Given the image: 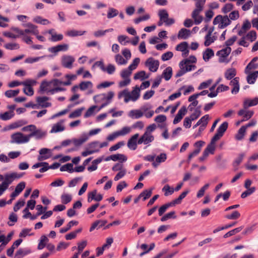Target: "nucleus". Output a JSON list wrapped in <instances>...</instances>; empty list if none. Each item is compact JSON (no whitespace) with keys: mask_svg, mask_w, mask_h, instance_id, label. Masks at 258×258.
Instances as JSON below:
<instances>
[{"mask_svg":"<svg viewBox=\"0 0 258 258\" xmlns=\"http://www.w3.org/2000/svg\"><path fill=\"white\" fill-rule=\"evenodd\" d=\"M25 27H28L24 30V34L26 33H31L34 35H37L39 33V31L37 29V26L33 25L32 23H28L24 25Z\"/></svg>","mask_w":258,"mask_h":258,"instance_id":"nucleus-21","label":"nucleus"},{"mask_svg":"<svg viewBox=\"0 0 258 258\" xmlns=\"http://www.w3.org/2000/svg\"><path fill=\"white\" fill-rule=\"evenodd\" d=\"M175 49L177 51L182 52V55L183 57L188 54V43L186 42H181L176 46Z\"/></svg>","mask_w":258,"mask_h":258,"instance_id":"nucleus-18","label":"nucleus"},{"mask_svg":"<svg viewBox=\"0 0 258 258\" xmlns=\"http://www.w3.org/2000/svg\"><path fill=\"white\" fill-rule=\"evenodd\" d=\"M14 115V111H7L0 114V119L3 120H8L13 117Z\"/></svg>","mask_w":258,"mask_h":258,"instance_id":"nucleus-44","label":"nucleus"},{"mask_svg":"<svg viewBox=\"0 0 258 258\" xmlns=\"http://www.w3.org/2000/svg\"><path fill=\"white\" fill-rule=\"evenodd\" d=\"M11 143L21 144L29 142V135H25L21 132H17L11 135Z\"/></svg>","mask_w":258,"mask_h":258,"instance_id":"nucleus-3","label":"nucleus"},{"mask_svg":"<svg viewBox=\"0 0 258 258\" xmlns=\"http://www.w3.org/2000/svg\"><path fill=\"white\" fill-rule=\"evenodd\" d=\"M4 47L10 50H18L20 48V45L16 42H11V43H6L4 45Z\"/></svg>","mask_w":258,"mask_h":258,"instance_id":"nucleus-46","label":"nucleus"},{"mask_svg":"<svg viewBox=\"0 0 258 258\" xmlns=\"http://www.w3.org/2000/svg\"><path fill=\"white\" fill-rule=\"evenodd\" d=\"M140 97V88L138 86L134 87L131 92H130L127 89H125L118 94V98L120 99L123 97L124 101L126 103L130 101L136 102Z\"/></svg>","mask_w":258,"mask_h":258,"instance_id":"nucleus-2","label":"nucleus"},{"mask_svg":"<svg viewBox=\"0 0 258 258\" xmlns=\"http://www.w3.org/2000/svg\"><path fill=\"white\" fill-rule=\"evenodd\" d=\"M246 133L245 127L242 126L238 130L237 133L235 136V139L237 141H241L244 138Z\"/></svg>","mask_w":258,"mask_h":258,"instance_id":"nucleus-43","label":"nucleus"},{"mask_svg":"<svg viewBox=\"0 0 258 258\" xmlns=\"http://www.w3.org/2000/svg\"><path fill=\"white\" fill-rule=\"evenodd\" d=\"M140 97V88L138 86L134 87L131 92H130L127 89H125L118 94V98L120 99L123 97L124 101L126 103L130 101L136 102Z\"/></svg>","mask_w":258,"mask_h":258,"instance_id":"nucleus-1","label":"nucleus"},{"mask_svg":"<svg viewBox=\"0 0 258 258\" xmlns=\"http://www.w3.org/2000/svg\"><path fill=\"white\" fill-rule=\"evenodd\" d=\"M4 181L2 182H4L8 187H9V185L15 180V177L13 173H11L6 174L4 176Z\"/></svg>","mask_w":258,"mask_h":258,"instance_id":"nucleus-36","label":"nucleus"},{"mask_svg":"<svg viewBox=\"0 0 258 258\" xmlns=\"http://www.w3.org/2000/svg\"><path fill=\"white\" fill-rule=\"evenodd\" d=\"M239 78L238 77H235L230 82L229 85L233 87L231 90V93L233 94H236L239 90Z\"/></svg>","mask_w":258,"mask_h":258,"instance_id":"nucleus-23","label":"nucleus"},{"mask_svg":"<svg viewBox=\"0 0 258 258\" xmlns=\"http://www.w3.org/2000/svg\"><path fill=\"white\" fill-rule=\"evenodd\" d=\"M61 171H68L70 173L74 172L73 165L72 163H67L60 168Z\"/></svg>","mask_w":258,"mask_h":258,"instance_id":"nucleus-59","label":"nucleus"},{"mask_svg":"<svg viewBox=\"0 0 258 258\" xmlns=\"http://www.w3.org/2000/svg\"><path fill=\"white\" fill-rule=\"evenodd\" d=\"M240 216V213L237 211H235L231 214L226 215L225 218L229 220H236L238 219Z\"/></svg>","mask_w":258,"mask_h":258,"instance_id":"nucleus-63","label":"nucleus"},{"mask_svg":"<svg viewBox=\"0 0 258 258\" xmlns=\"http://www.w3.org/2000/svg\"><path fill=\"white\" fill-rule=\"evenodd\" d=\"M214 55V51L211 48H207L203 52V57L205 61H208Z\"/></svg>","mask_w":258,"mask_h":258,"instance_id":"nucleus-35","label":"nucleus"},{"mask_svg":"<svg viewBox=\"0 0 258 258\" xmlns=\"http://www.w3.org/2000/svg\"><path fill=\"white\" fill-rule=\"evenodd\" d=\"M88 139V137L87 135H85L79 139H75L72 140V142L76 146H80L85 142Z\"/></svg>","mask_w":258,"mask_h":258,"instance_id":"nucleus-41","label":"nucleus"},{"mask_svg":"<svg viewBox=\"0 0 258 258\" xmlns=\"http://www.w3.org/2000/svg\"><path fill=\"white\" fill-rule=\"evenodd\" d=\"M78 222L77 221H71L69 222V223L67 224L66 227H63L60 229V233H63L66 232H67L68 230H69L71 228L74 226V225H77L78 224Z\"/></svg>","mask_w":258,"mask_h":258,"instance_id":"nucleus-53","label":"nucleus"},{"mask_svg":"<svg viewBox=\"0 0 258 258\" xmlns=\"http://www.w3.org/2000/svg\"><path fill=\"white\" fill-rule=\"evenodd\" d=\"M213 23L214 25L218 24L219 28L223 29L230 24L231 21L227 16H222L219 15L214 18Z\"/></svg>","mask_w":258,"mask_h":258,"instance_id":"nucleus-4","label":"nucleus"},{"mask_svg":"<svg viewBox=\"0 0 258 258\" xmlns=\"http://www.w3.org/2000/svg\"><path fill=\"white\" fill-rule=\"evenodd\" d=\"M49 99V98L46 96L38 97L36 98V101L38 104L41 107H48L51 106V103L47 102Z\"/></svg>","mask_w":258,"mask_h":258,"instance_id":"nucleus-22","label":"nucleus"},{"mask_svg":"<svg viewBox=\"0 0 258 258\" xmlns=\"http://www.w3.org/2000/svg\"><path fill=\"white\" fill-rule=\"evenodd\" d=\"M257 104V101L255 98L253 99H246L243 102V106L245 109H247L249 107L255 106Z\"/></svg>","mask_w":258,"mask_h":258,"instance_id":"nucleus-34","label":"nucleus"},{"mask_svg":"<svg viewBox=\"0 0 258 258\" xmlns=\"http://www.w3.org/2000/svg\"><path fill=\"white\" fill-rule=\"evenodd\" d=\"M191 31L185 28L181 29L178 33V38L179 39H186L190 35Z\"/></svg>","mask_w":258,"mask_h":258,"instance_id":"nucleus-29","label":"nucleus"},{"mask_svg":"<svg viewBox=\"0 0 258 258\" xmlns=\"http://www.w3.org/2000/svg\"><path fill=\"white\" fill-rule=\"evenodd\" d=\"M113 158V161H119L122 162L126 161L127 159L125 155L121 154H114Z\"/></svg>","mask_w":258,"mask_h":258,"instance_id":"nucleus-56","label":"nucleus"},{"mask_svg":"<svg viewBox=\"0 0 258 258\" xmlns=\"http://www.w3.org/2000/svg\"><path fill=\"white\" fill-rule=\"evenodd\" d=\"M212 35H206L205 37V41L204 45L206 46H208L213 43L216 40V38L215 36H211Z\"/></svg>","mask_w":258,"mask_h":258,"instance_id":"nucleus-60","label":"nucleus"},{"mask_svg":"<svg viewBox=\"0 0 258 258\" xmlns=\"http://www.w3.org/2000/svg\"><path fill=\"white\" fill-rule=\"evenodd\" d=\"M64 121V120L61 119L56 123L53 124L50 130V133H56L63 131L65 129V127L63 125Z\"/></svg>","mask_w":258,"mask_h":258,"instance_id":"nucleus-19","label":"nucleus"},{"mask_svg":"<svg viewBox=\"0 0 258 258\" xmlns=\"http://www.w3.org/2000/svg\"><path fill=\"white\" fill-rule=\"evenodd\" d=\"M172 76V69L171 67H167L163 72L161 78H164L166 81L169 80Z\"/></svg>","mask_w":258,"mask_h":258,"instance_id":"nucleus-31","label":"nucleus"},{"mask_svg":"<svg viewBox=\"0 0 258 258\" xmlns=\"http://www.w3.org/2000/svg\"><path fill=\"white\" fill-rule=\"evenodd\" d=\"M27 121L24 119L17 120L10 125V129H15L26 124Z\"/></svg>","mask_w":258,"mask_h":258,"instance_id":"nucleus-40","label":"nucleus"},{"mask_svg":"<svg viewBox=\"0 0 258 258\" xmlns=\"http://www.w3.org/2000/svg\"><path fill=\"white\" fill-rule=\"evenodd\" d=\"M186 112V109L185 107H182L178 111L177 114L176 115L173 123L175 124L178 123L179 122L181 121L183 116L185 115Z\"/></svg>","mask_w":258,"mask_h":258,"instance_id":"nucleus-24","label":"nucleus"},{"mask_svg":"<svg viewBox=\"0 0 258 258\" xmlns=\"http://www.w3.org/2000/svg\"><path fill=\"white\" fill-rule=\"evenodd\" d=\"M86 33L85 31H77L75 30H72L67 32V35L71 37H75L77 36H81Z\"/></svg>","mask_w":258,"mask_h":258,"instance_id":"nucleus-54","label":"nucleus"},{"mask_svg":"<svg viewBox=\"0 0 258 258\" xmlns=\"http://www.w3.org/2000/svg\"><path fill=\"white\" fill-rule=\"evenodd\" d=\"M75 61V58L69 55H63L61 58V63L62 67L69 69L73 68V64Z\"/></svg>","mask_w":258,"mask_h":258,"instance_id":"nucleus-8","label":"nucleus"},{"mask_svg":"<svg viewBox=\"0 0 258 258\" xmlns=\"http://www.w3.org/2000/svg\"><path fill=\"white\" fill-rule=\"evenodd\" d=\"M244 157V154L241 153L239 155L238 157L235 160L233 163V166L235 170H237L238 168V166L242 162Z\"/></svg>","mask_w":258,"mask_h":258,"instance_id":"nucleus-52","label":"nucleus"},{"mask_svg":"<svg viewBox=\"0 0 258 258\" xmlns=\"http://www.w3.org/2000/svg\"><path fill=\"white\" fill-rule=\"evenodd\" d=\"M145 64V66L149 69L150 71L152 72H156L158 69L159 61L151 57L146 60Z\"/></svg>","mask_w":258,"mask_h":258,"instance_id":"nucleus-7","label":"nucleus"},{"mask_svg":"<svg viewBox=\"0 0 258 258\" xmlns=\"http://www.w3.org/2000/svg\"><path fill=\"white\" fill-rule=\"evenodd\" d=\"M20 92L19 89L13 90H9L5 92V95L8 98H12L16 96Z\"/></svg>","mask_w":258,"mask_h":258,"instance_id":"nucleus-62","label":"nucleus"},{"mask_svg":"<svg viewBox=\"0 0 258 258\" xmlns=\"http://www.w3.org/2000/svg\"><path fill=\"white\" fill-rule=\"evenodd\" d=\"M52 85L50 81H43L41 82L40 86V91L42 93L46 92L47 93H50L52 94Z\"/></svg>","mask_w":258,"mask_h":258,"instance_id":"nucleus-14","label":"nucleus"},{"mask_svg":"<svg viewBox=\"0 0 258 258\" xmlns=\"http://www.w3.org/2000/svg\"><path fill=\"white\" fill-rule=\"evenodd\" d=\"M228 126L227 122L225 121L223 122L218 128L217 133L213 137L215 141L219 140L224 135L225 131L227 130Z\"/></svg>","mask_w":258,"mask_h":258,"instance_id":"nucleus-11","label":"nucleus"},{"mask_svg":"<svg viewBox=\"0 0 258 258\" xmlns=\"http://www.w3.org/2000/svg\"><path fill=\"white\" fill-rule=\"evenodd\" d=\"M28 135L29 140L32 137H35L36 139L39 140L45 136V133L40 129H37L35 126V128L34 130L33 133H30Z\"/></svg>","mask_w":258,"mask_h":258,"instance_id":"nucleus-25","label":"nucleus"},{"mask_svg":"<svg viewBox=\"0 0 258 258\" xmlns=\"http://www.w3.org/2000/svg\"><path fill=\"white\" fill-rule=\"evenodd\" d=\"M118 41L123 45H126L127 43H129L130 40L127 36L125 35H119L117 37Z\"/></svg>","mask_w":258,"mask_h":258,"instance_id":"nucleus-58","label":"nucleus"},{"mask_svg":"<svg viewBox=\"0 0 258 258\" xmlns=\"http://www.w3.org/2000/svg\"><path fill=\"white\" fill-rule=\"evenodd\" d=\"M33 21L37 24H40L43 25H48L50 23V21L47 19H44L39 16H37L34 17Z\"/></svg>","mask_w":258,"mask_h":258,"instance_id":"nucleus-42","label":"nucleus"},{"mask_svg":"<svg viewBox=\"0 0 258 258\" xmlns=\"http://www.w3.org/2000/svg\"><path fill=\"white\" fill-rule=\"evenodd\" d=\"M39 155L38 156V160L43 161L49 159L51 156V150L47 148H42L39 151Z\"/></svg>","mask_w":258,"mask_h":258,"instance_id":"nucleus-16","label":"nucleus"},{"mask_svg":"<svg viewBox=\"0 0 258 258\" xmlns=\"http://www.w3.org/2000/svg\"><path fill=\"white\" fill-rule=\"evenodd\" d=\"M118 11L113 8L109 7L108 10L107 17L108 19H112L118 15Z\"/></svg>","mask_w":258,"mask_h":258,"instance_id":"nucleus-45","label":"nucleus"},{"mask_svg":"<svg viewBox=\"0 0 258 258\" xmlns=\"http://www.w3.org/2000/svg\"><path fill=\"white\" fill-rule=\"evenodd\" d=\"M250 27V23L248 20L245 21L242 25L241 29L238 32V34L240 36L242 35L246 31L249 29Z\"/></svg>","mask_w":258,"mask_h":258,"instance_id":"nucleus-49","label":"nucleus"},{"mask_svg":"<svg viewBox=\"0 0 258 258\" xmlns=\"http://www.w3.org/2000/svg\"><path fill=\"white\" fill-rule=\"evenodd\" d=\"M158 15L159 19L166 22V26H170L175 23L173 18H169V14L165 9L160 10L158 11Z\"/></svg>","mask_w":258,"mask_h":258,"instance_id":"nucleus-10","label":"nucleus"},{"mask_svg":"<svg viewBox=\"0 0 258 258\" xmlns=\"http://www.w3.org/2000/svg\"><path fill=\"white\" fill-rule=\"evenodd\" d=\"M46 57V55H43L38 57H29L25 59L24 62L26 63H33L34 62H37L41 59L44 58Z\"/></svg>","mask_w":258,"mask_h":258,"instance_id":"nucleus-51","label":"nucleus"},{"mask_svg":"<svg viewBox=\"0 0 258 258\" xmlns=\"http://www.w3.org/2000/svg\"><path fill=\"white\" fill-rule=\"evenodd\" d=\"M114 96V93L112 91H109L107 94L105 93V100L99 108L97 111H100L101 109L105 107L111 103L112 99Z\"/></svg>","mask_w":258,"mask_h":258,"instance_id":"nucleus-20","label":"nucleus"},{"mask_svg":"<svg viewBox=\"0 0 258 258\" xmlns=\"http://www.w3.org/2000/svg\"><path fill=\"white\" fill-rule=\"evenodd\" d=\"M65 78L68 80L67 81L64 82V86H69L72 84V81L77 79V76L76 75L67 74Z\"/></svg>","mask_w":258,"mask_h":258,"instance_id":"nucleus-50","label":"nucleus"},{"mask_svg":"<svg viewBox=\"0 0 258 258\" xmlns=\"http://www.w3.org/2000/svg\"><path fill=\"white\" fill-rule=\"evenodd\" d=\"M139 137V134H136L132 136L131 138L128 140L127 143V147L132 150H135L137 148L138 139Z\"/></svg>","mask_w":258,"mask_h":258,"instance_id":"nucleus-15","label":"nucleus"},{"mask_svg":"<svg viewBox=\"0 0 258 258\" xmlns=\"http://www.w3.org/2000/svg\"><path fill=\"white\" fill-rule=\"evenodd\" d=\"M132 74V71L128 68L123 69L120 73V77L123 79H130V77Z\"/></svg>","mask_w":258,"mask_h":258,"instance_id":"nucleus-55","label":"nucleus"},{"mask_svg":"<svg viewBox=\"0 0 258 258\" xmlns=\"http://www.w3.org/2000/svg\"><path fill=\"white\" fill-rule=\"evenodd\" d=\"M114 59L115 62L118 65H125L127 63V60L123 58L120 54H116Z\"/></svg>","mask_w":258,"mask_h":258,"instance_id":"nucleus-48","label":"nucleus"},{"mask_svg":"<svg viewBox=\"0 0 258 258\" xmlns=\"http://www.w3.org/2000/svg\"><path fill=\"white\" fill-rule=\"evenodd\" d=\"M152 193V189H146L141 192L139 195V198H143V200L145 201L150 198Z\"/></svg>","mask_w":258,"mask_h":258,"instance_id":"nucleus-57","label":"nucleus"},{"mask_svg":"<svg viewBox=\"0 0 258 258\" xmlns=\"http://www.w3.org/2000/svg\"><path fill=\"white\" fill-rule=\"evenodd\" d=\"M69 49V45L67 44H62L51 47L48 48V51L56 54L59 51H66Z\"/></svg>","mask_w":258,"mask_h":258,"instance_id":"nucleus-13","label":"nucleus"},{"mask_svg":"<svg viewBox=\"0 0 258 258\" xmlns=\"http://www.w3.org/2000/svg\"><path fill=\"white\" fill-rule=\"evenodd\" d=\"M201 12H198L194 14V10L192 12L191 17L194 20V23L196 25H199L202 23L203 20V17L200 15Z\"/></svg>","mask_w":258,"mask_h":258,"instance_id":"nucleus-38","label":"nucleus"},{"mask_svg":"<svg viewBox=\"0 0 258 258\" xmlns=\"http://www.w3.org/2000/svg\"><path fill=\"white\" fill-rule=\"evenodd\" d=\"M154 140V137L152 134L145 132L144 134L138 140V144L139 145L143 144L149 146Z\"/></svg>","mask_w":258,"mask_h":258,"instance_id":"nucleus-9","label":"nucleus"},{"mask_svg":"<svg viewBox=\"0 0 258 258\" xmlns=\"http://www.w3.org/2000/svg\"><path fill=\"white\" fill-rule=\"evenodd\" d=\"M247 74L246 78L247 83L249 84H253L258 77V71H255L253 73L249 72Z\"/></svg>","mask_w":258,"mask_h":258,"instance_id":"nucleus-30","label":"nucleus"},{"mask_svg":"<svg viewBox=\"0 0 258 258\" xmlns=\"http://www.w3.org/2000/svg\"><path fill=\"white\" fill-rule=\"evenodd\" d=\"M242 229H243L242 226L235 228V229L228 232L227 233H226L225 234H224L223 237H224V238H226L228 237L232 236V235L235 234L236 233L239 232Z\"/></svg>","mask_w":258,"mask_h":258,"instance_id":"nucleus-61","label":"nucleus"},{"mask_svg":"<svg viewBox=\"0 0 258 258\" xmlns=\"http://www.w3.org/2000/svg\"><path fill=\"white\" fill-rule=\"evenodd\" d=\"M167 158L166 153H162L155 157V161L152 163L154 168H157L159 165L163 162H164Z\"/></svg>","mask_w":258,"mask_h":258,"instance_id":"nucleus-17","label":"nucleus"},{"mask_svg":"<svg viewBox=\"0 0 258 258\" xmlns=\"http://www.w3.org/2000/svg\"><path fill=\"white\" fill-rule=\"evenodd\" d=\"M231 51V48L230 47H226L217 51V55L219 56V61L221 63H228L230 60L228 59L227 57Z\"/></svg>","mask_w":258,"mask_h":258,"instance_id":"nucleus-6","label":"nucleus"},{"mask_svg":"<svg viewBox=\"0 0 258 258\" xmlns=\"http://www.w3.org/2000/svg\"><path fill=\"white\" fill-rule=\"evenodd\" d=\"M217 141H215L214 138H212L211 143L207 146V148L204 150V152H207L208 155L209 153L213 154L215 150V143Z\"/></svg>","mask_w":258,"mask_h":258,"instance_id":"nucleus-33","label":"nucleus"},{"mask_svg":"<svg viewBox=\"0 0 258 258\" xmlns=\"http://www.w3.org/2000/svg\"><path fill=\"white\" fill-rule=\"evenodd\" d=\"M93 84L91 81H83L79 84V88L81 91L93 88Z\"/></svg>","mask_w":258,"mask_h":258,"instance_id":"nucleus-39","label":"nucleus"},{"mask_svg":"<svg viewBox=\"0 0 258 258\" xmlns=\"http://www.w3.org/2000/svg\"><path fill=\"white\" fill-rule=\"evenodd\" d=\"M72 199V196L68 194H63L61 196V202L63 204H67L70 203Z\"/></svg>","mask_w":258,"mask_h":258,"instance_id":"nucleus-64","label":"nucleus"},{"mask_svg":"<svg viewBox=\"0 0 258 258\" xmlns=\"http://www.w3.org/2000/svg\"><path fill=\"white\" fill-rule=\"evenodd\" d=\"M144 115V113L140 109H134L131 110L128 116L132 119H139Z\"/></svg>","mask_w":258,"mask_h":258,"instance_id":"nucleus-27","label":"nucleus"},{"mask_svg":"<svg viewBox=\"0 0 258 258\" xmlns=\"http://www.w3.org/2000/svg\"><path fill=\"white\" fill-rule=\"evenodd\" d=\"M107 220H97L94 222L90 228V231H93L95 228L99 229L104 226L106 223Z\"/></svg>","mask_w":258,"mask_h":258,"instance_id":"nucleus-32","label":"nucleus"},{"mask_svg":"<svg viewBox=\"0 0 258 258\" xmlns=\"http://www.w3.org/2000/svg\"><path fill=\"white\" fill-rule=\"evenodd\" d=\"M95 66L99 67L102 72H106L109 75L113 74L116 70L115 66L111 63H109L107 66L105 67L103 60L95 62L93 64V67Z\"/></svg>","mask_w":258,"mask_h":258,"instance_id":"nucleus-5","label":"nucleus"},{"mask_svg":"<svg viewBox=\"0 0 258 258\" xmlns=\"http://www.w3.org/2000/svg\"><path fill=\"white\" fill-rule=\"evenodd\" d=\"M237 114L238 116L243 117L241 121H245L249 119L253 116L254 112L252 110H248L247 109L243 108V109L239 110Z\"/></svg>","mask_w":258,"mask_h":258,"instance_id":"nucleus-12","label":"nucleus"},{"mask_svg":"<svg viewBox=\"0 0 258 258\" xmlns=\"http://www.w3.org/2000/svg\"><path fill=\"white\" fill-rule=\"evenodd\" d=\"M236 75V70L234 68H230L226 70L224 73V77L227 80H231L232 79L235 78Z\"/></svg>","mask_w":258,"mask_h":258,"instance_id":"nucleus-28","label":"nucleus"},{"mask_svg":"<svg viewBox=\"0 0 258 258\" xmlns=\"http://www.w3.org/2000/svg\"><path fill=\"white\" fill-rule=\"evenodd\" d=\"M149 77V75H147L144 71H141L136 73L134 75V79L136 80H140L143 81L145 79H148Z\"/></svg>","mask_w":258,"mask_h":258,"instance_id":"nucleus-37","label":"nucleus"},{"mask_svg":"<svg viewBox=\"0 0 258 258\" xmlns=\"http://www.w3.org/2000/svg\"><path fill=\"white\" fill-rule=\"evenodd\" d=\"M162 191L164 192V196L167 197L173 194L174 192V189L173 187H170L169 184H166L162 188Z\"/></svg>","mask_w":258,"mask_h":258,"instance_id":"nucleus-47","label":"nucleus"},{"mask_svg":"<svg viewBox=\"0 0 258 258\" xmlns=\"http://www.w3.org/2000/svg\"><path fill=\"white\" fill-rule=\"evenodd\" d=\"M31 252V250L28 248H20L16 252L15 258H23L25 256Z\"/></svg>","mask_w":258,"mask_h":258,"instance_id":"nucleus-26","label":"nucleus"}]
</instances>
